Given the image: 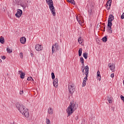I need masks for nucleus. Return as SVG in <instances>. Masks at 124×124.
I'll list each match as a JSON object with an SVG mask.
<instances>
[{"label":"nucleus","instance_id":"c9c22d12","mask_svg":"<svg viewBox=\"0 0 124 124\" xmlns=\"http://www.w3.org/2000/svg\"><path fill=\"white\" fill-rule=\"evenodd\" d=\"M20 57L23 58V53L20 52L19 54Z\"/></svg>","mask_w":124,"mask_h":124},{"label":"nucleus","instance_id":"6e6552de","mask_svg":"<svg viewBox=\"0 0 124 124\" xmlns=\"http://www.w3.org/2000/svg\"><path fill=\"white\" fill-rule=\"evenodd\" d=\"M22 14H23V11L21 9H17V12L16 13V17L17 18H20L22 16Z\"/></svg>","mask_w":124,"mask_h":124},{"label":"nucleus","instance_id":"79ce46f5","mask_svg":"<svg viewBox=\"0 0 124 124\" xmlns=\"http://www.w3.org/2000/svg\"><path fill=\"white\" fill-rule=\"evenodd\" d=\"M76 121H77V120H78V116H77V117H76Z\"/></svg>","mask_w":124,"mask_h":124},{"label":"nucleus","instance_id":"a211bd4d","mask_svg":"<svg viewBox=\"0 0 124 124\" xmlns=\"http://www.w3.org/2000/svg\"><path fill=\"white\" fill-rule=\"evenodd\" d=\"M108 20H110V21H114V16H113V15L110 14L109 16Z\"/></svg>","mask_w":124,"mask_h":124},{"label":"nucleus","instance_id":"20e7f679","mask_svg":"<svg viewBox=\"0 0 124 124\" xmlns=\"http://www.w3.org/2000/svg\"><path fill=\"white\" fill-rule=\"evenodd\" d=\"M51 78L52 79V80H53V85L55 88H57L58 87V86H59V84L58 83V78H56L55 79V74L52 72L51 73Z\"/></svg>","mask_w":124,"mask_h":124},{"label":"nucleus","instance_id":"ea45409f","mask_svg":"<svg viewBox=\"0 0 124 124\" xmlns=\"http://www.w3.org/2000/svg\"><path fill=\"white\" fill-rule=\"evenodd\" d=\"M82 66H81L82 68H84V66H85V65L84 64V63H82Z\"/></svg>","mask_w":124,"mask_h":124},{"label":"nucleus","instance_id":"ddd939ff","mask_svg":"<svg viewBox=\"0 0 124 124\" xmlns=\"http://www.w3.org/2000/svg\"><path fill=\"white\" fill-rule=\"evenodd\" d=\"M35 49L37 51H41L42 49L41 48V45L37 44L36 45Z\"/></svg>","mask_w":124,"mask_h":124},{"label":"nucleus","instance_id":"7c9ffc66","mask_svg":"<svg viewBox=\"0 0 124 124\" xmlns=\"http://www.w3.org/2000/svg\"><path fill=\"white\" fill-rule=\"evenodd\" d=\"M69 2L72 3V4H75V1L74 0H68Z\"/></svg>","mask_w":124,"mask_h":124},{"label":"nucleus","instance_id":"2f4dec72","mask_svg":"<svg viewBox=\"0 0 124 124\" xmlns=\"http://www.w3.org/2000/svg\"><path fill=\"white\" fill-rule=\"evenodd\" d=\"M20 5H21V6H22V7H23V9H25L26 7V4H24L23 3H20Z\"/></svg>","mask_w":124,"mask_h":124},{"label":"nucleus","instance_id":"473e14b6","mask_svg":"<svg viewBox=\"0 0 124 124\" xmlns=\"http://www.w3.org/2000/svg\"><path fill=\"white\" fill-rule=\"evenodd\" d=\"M77 20L79 24H81V20H80V18L78 17V16H76Z\"/></svg>","mask_w":124,"mask_h":124},{"label":"nucleus","instance_id":"a19ab883","mask_svg":"<svg viewBox=\"0 0 124 124\" xmlns=\"http://www.w3.org/2000/svg\"><path fill=\"white\" fill-rule=\"evenodd\" d=\"M84 68H82L81 69V71H82V72H83L84 73Z\"/></svg>","mask_w":124,"mask_h":124},{"label":"nucleus","instance_id":"9b49d317","mask_svg":"<svg viewBox=\"0 0 124 124\" xmlns=\"http://www.w3.org/2000/svg\"><path fill=\"white\" fill-rule=\"evenodd\" d=\"M108 66L109 67V69L111 70V71H114L115 69V64H108Z\"/></svg>","mask_w":124,"mask_h":124},{"label":"nucleus","instance_id":"f704fd0d","mask_svg":"<svg viewBox=\"0 0 124 124\" xmlns=\"http://www.w3.org/2000/svg\"><path fill=\"white\" fill-rule=\"evenodd\" d=\"M121 18L122 19V20H124V13H123L122 15L121 16Z\"/></svg>","mask_w":124,"mask_h":124},{"label":"nucleus","instance_id":"f03ea898","mask_svg":"<svg viewBox=\"0 0 124 124\" xmlns=\"http://www.w3.org/2000/svg\"><path fill=\"white\" fill-rule=\"evenodd\" d=\"M77 109V106H76V105L74 103L71 102L69 106L66 109V112L68 114L67 117H70Z\"/></svg>","mask_w":124,"mask_h":124},{"label":"nucleus","instance_id":"39448f33","mask_svg":"<svg viewBox=\"0 0 124 124\" xmlns=\"http://www.w3.org/2000/svg\"><path fill=\"white\" fill-rule=\"evenodd\" d=\"M85 70V75L86 76L83 79V81H88V77L89 76V66L87 65L84 67Z\"/></svg>","mask_w":124,"mask_h":124},{"label":"nucleus","instance_id":"b1692460","mask_svg":"<svg viewBox=\"0 0 124 124\" xmlns=\"http://www.w3.org/2000/svg\"><path fill=\"white\" fill-rule=\"evenodd\" d=\"M7 52L9 54H11V53H12V49H11L9 48H7Z\"/></svg>","mask_w":124,"mask_h":124},{"label":"nucleus","instance_id":"2eb2a0df","mask_svg":"<svg viewBox=\"0 0 124 124\" xmlns=\"http://www.w3.org/2000/svg\"><path fill=\"white\" fill-rule=\"evenodd\" d=\"M89 12V16L91 18V17H93V10L92 9H90L88 10Z\"/></svg>","mask_w":124,"mask_h":124},{"label":"nucleus","instance_id":"393cba45","mask_svg":"<svg viewBox=\"0 0 124 124\" xmlns=\"http://www.w3.org/2000/svg\"><path fill=\"white\" fill-rule=\"evenodd\" d=\"M0 42L1 44H3L4 43V38H0Z\"/></svg>","mask_w":124,"mask_h":124},{"label":"nucleus","instance_id":"c756f323","mask_svg":"<svg viewBox=\"0 0 124 124\" xmlns=\"http://www.w3.org/2000/svg\"><path fill=\"white\" fill-rule=\"evenodd\" d=\"M51 123V122L50 121V120H49V119L48 118H46V123L47 124H50Z\"/></svg>","mask_w":124,"mask_h":124},{"label":"nucleus","instance_id":"cd10ccee","mask_svg":"<svg viewBox=\"0 0 124 124\" xmlns=\"http://www.w3.org/2000/svg\"><path fill=\"white\" fill-rule=\"evenodd\" d=\"M28 81H33V78L31 77H28L27 78Z\"/></svg>","mask_w":124,"mask_h":124},{"label":"nucleus","instance_id":"72a5a7b5","mask_svg":"<svg viewBox=\"0 0 124 124\" xmlns=\"http://www.w3.org/2000/svg\"><path fill=\"white\" fill-rule=\"evenodd\" d=\"M120 97H121V99L122 100H123V101L124 103V96H123L122 95H120Z\"/></svg>","mask_w":124,"mask_h":124},{"label":"nucleus","instance_id":"e433bc0d","mask_svg":"<svg viewBox=\"0 0 124 124\" xmlns=\"http://www.w3.org/2000/svg\"><path fill=\"white\" fill-rule=\"evenodd\" d=\"M115 76V75L114 74H111L110 75V77H111V78H114Z\"/></svg>","mask_w":124,"mask_h":124},{"label":"nucleus","instance_id":"dca6fc26","mask_svg":"<svg viewBox=\"0 0 124 124\" xmlns=\"http://www.w3.org/2000/svg\"><path fill=\"white\" fill-rule=\"evenodd\" d=\"M56 51L60 50V46L57 43H55V45H54Z\"/></svg>","mask_w":124,"mask_h":124},{"label":"nucleus","instance_id":"5701e85b","mask_svg":"<svg viewBox=\"0 0 124 124\" xmlns=\"http://www.w3.org/2000/svg\"><path fill=\"white\" fill-rule=\"evenodd\" d=\"M83 57L86 60V59H88V54L87 53L85 52L83 54Z\"/></svg>","mask_w":124,"mask_h":124},{"label":"nucleus","instance_id":"6ab92c4d","mask_svg":"<svg viewBox=\"0 0 124 124\" xmlns=\"http://www.w3.org/2000/svg\"><path fill=\"white\" fill-rule=\"evenodd\" d=\"M107 98L109 103H112V99H113V98L112 97H109V96H107Z\"/></svg>","mask_w":124,"mask_h":124},{"label":"nucleus","instance_id":"f3484780","mask_svg":"<svg viewBox=\"0 0 124 124\" xmlns=\"http://www.w3.org/2000/svg\"><path fill=\"white\" fill-rule=\"evenodd\" d=\"M47 112L48 114H49L50 115H52V114H53V109H52V108L50 107L48 109H47Z\"/></svg>","mask_w":124,"mask_h":124},{"label":"nucleus","instance_id":"bb28decb","mask_svg":"<svg viewBox=\"0 0 124 124\" xmlns=\"http://www.w3.org/2000/svg\"><path fill=\"white\" fill-rule=\"evenodd\" d=\"M80 62L81 63H84V58H83V57L80 58Z\"/></svg>","mask_w":124,"mask_h":124},{"label":"nucleus","instance_id":"1a4fd4ad","mask_svg":"<svg viewBox=\"0 0 124 124\" xmlns=\"http://www.w3.org/2000/svg\"><path fill=\"white\" fill-rule=\"evenodd\" d=\"M111 3H112V0H109L107 2V3L106 4V7L108 10H109V9H110V7H111Z\"/></svg>","mask_w":124,"mask_h":124},{"label":"nucleus","instance_id":"4c0bfd02","mask_svg":"<svg viewBox=\"0 0 124 124\" xmlns=\"http://www.w3.org/2000/svg\"><path fill=\"white\" fill-rule=\"evenodd\" d=\"M1 59H2V60H5L6 57H5V56H1Z\"/></svg>","mask_w":124,"mask_h":124},{"label":"nucleus","instance_id":"7ed1b4c3","mask_svg":"<svg viewBox=\"0 0 124 124\" xmlns=\"http://www.w3.org/2000/svg\"><path fill=\"white\" fill-rule=\"evenodd\" d=\"M46 0L48 5H49V8L51 11V14H52L53 16H56V10L55 9V7H54V3L53 2V0Z\"/></svg>","mask_w":124,"mask_h":124},{"label":"nucleus","instance_id":"0eeeda50","mask_svg":"<svg viewBox=\"0 0 124 124\" xmlns=\"http://www.w3.org/2000/svg\"><path fill=\"white\" fill-rule=\"evenodd\" d=\"M68 90H69V92L71 94H72L74 92H75V88L72 85H68Z\"/></svg>","mask_w":124,"mask_h":124},{"label":"nucleus","instance_id":"c85d7f7f","mask_svg":"<svg viewBox=\"0 0 124 124\" xmlns=\"http://www.w3.org/2000/svg\"><path fill=\"white\" fill-rule=\"evenodd\" d=\"M86 85H87L86 81H85V80H83V82H82V87H85V86H86Z\"/></svg>","mask_w":124,"mask_h":124},{"label":"nucleus","instance_id":"aec40b11","mask_svg":"<svg viewBox=\"0 0 124 124\" xmlns=\"http://www.w3.org/2000/svg\"><path fill=\"white\" fill-rule=\"evenodd\" d=\"M56 52V48L54 45L52 46V54H54Z\"/></svg>","mask_w":124,"mask_h":124},{"label":"nucleus","instance_id":"58836bf2","mask_svg":"<svg viewBox=\"0 0 124 124\" xmlns=\"http://www.w3.org/2000/svg\"><path fill=\"white\" fill-rule=\"evenodd\" d=\"M23 93H24V91H21L20 92V94H23Z\"/></svg>","mask_w":124,"mask_h":124},{"label":"nucleus","instance_id":"37998d69","mask_svg":"<svg viewBox=\"0 0 124 124\" xmlns=\"http://www.w3.org/2000/svg\"><path fill=\"white\" fill-rule=\"evenodd\" d=\"M33 56V54L31 53V57H32Z\"/></svg>","mask_w":124,"mask_h":124},{"label":"nucleus","instance_id":"423d86ee","mask_svg":"<svg viewBox=\"0 0 124 124\" xmlns=\"http://www.w3.org/2000/svg\"><path fill=\"white\" fill-rule=\"evenodd\" d=\"M112 21L108 20V29L109 31V33H112Z\"/></svg>","mask_w":124,"mask_h":124},{"label":"nucleus","instance_id":"a878e982","mask_svg":"<svg viewBox=\"0 0 124 124\" xmlns=\"http://www.w3.org/2000/svg\"><path fill=\"white\" fill-rule=\"evenodd\" d=\"M78 42L79 43V44H82L83 43V41L82 40V39L81 38H79L78 39Z\"/></svg>","mask_w":124,"mask_h":124},{"label":"nucleus","instance_id":"a18cd8bd","mask_svg":"<svg viewBox=\"0 0 124 124\" xmlns=\"http://www.w3.org/2000/svg\"><path fill=\"white\" fill-rule=\"evenodd\" d=\"M104 31H105V27L104 28Z\"/></svg>","mask_w":124,"mask_h":124},{"label":"nucleus","instance_id":"4be33fe9","mask_svg":"<svg viewBox=\"0 0 124 124\" xmlns=\"http://www.w3.org/2000/svg\"><path fill=\"white\" fill-rule=\"evenodd\" d=\"M107 36H105L102 38V40L103 42H106V41H107Z\"/></svg>","mask_w":124,"mask_h":124},{"label":"nucleus","instance_id":"f8f14e48","mask_svg":"<svg viewBox=\"0 0 124 124\" xmlns=\"http://www.w3.org/2000/svg\"><path fill=\"white\" fill-rule=\"evenodd\" d=\"M20 41L22 44H25L26 43V41H27V39L25 37H22L20 38Z\"/></svg>","mask_w":124,"mask_h":124},{"label":"nucleus","instance_id":"9d476101","mask_svg":"<svg viewBox=\"0 0 124 124\" xmlns=\"http://www.w3.org/2000/svg\"><path fill=\"white\" fill-rule=\"evenodd\" d=\"M18 74H19L21 79H24V78H25V75H26V74L25 73H23L22 71H18Z\"/></svg>","mask_w":124,"mask_h":124},{"label":"nucleus","instance_id":"412c9836","mask_svg":"<svg viewBox=\"0 0 124 124\" xmlns=\"http://www.w3.org/2000/svg\"><path fill=\"white\" fill-rule=\"evenodd\" d=\"M83 50L82 48H79L78 50V56L79 57H81L82 56V51Z\"/></svg>","mask_w":124,"mask_h":124},{"label":"nucleus","instance_id":"49530a36","mask_svg":"<svg viewBox=\"0 0 124 124\" xmlns=\"http://www.w3.org/2000/svg\"><path fill=\"white\" fill-rule=\"evenodd\" d=\"M103 31H104V30H103Z\"/></svg>","mask_w":124,"mask_h":124},{"label":"nucleus","instance_id":"f257e3e1","mask_svg":"<svg viewBox=\"0 0 124 124\" xmlns=\"http://www.w3.org/2000/svg\"><path fill=\"white\" fill-rule=\"evenodd\" d=\"M17 109L22 115H24L26 118L30 117V113L28 108H25V107L22 104H17L16 105Z\"/></svg>","mask_w":124,"mask_h":124},{"label":"nucleus","instance_id":"4468645a","mask_svg":"<svg viewBox=\"0 0 124 124\" xmlns=\"http://www.w3.org/2000/svg\"><path fill=\"white\" fill-rule=\"evenodd\" d=\"M97 80H99V81L101 80V76L100 75V72H99V71L97 72Z\"/></svg>","mask_w":124,"mask_h":124},{"label":"nucleus","instance_id":"c03bdc74","mask_svg":"<svg viewBox=\"0 0 124 124\" xmlns=\"http://www.w3.org/2000/svg\"><path fill=\"white\" fill-rule=\"evenodd\" d=\"M2 62V61L1 60V59H0V62Z\"/></svg>","mask_w":124,"mask_h":124}]
</instances>
